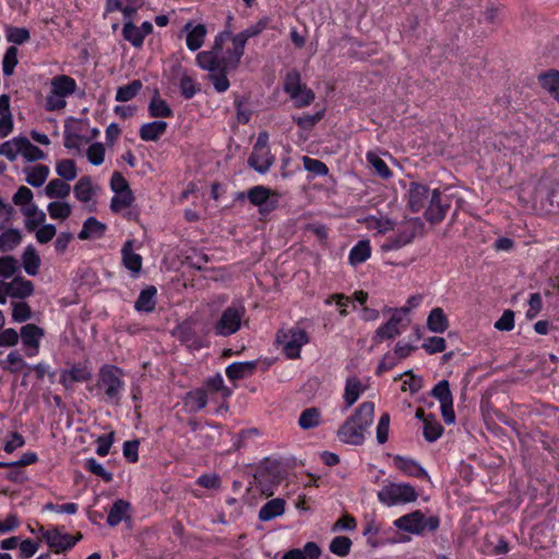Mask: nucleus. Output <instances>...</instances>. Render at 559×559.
<instances>
[{
  "mask_svg": "<svg viewBox=\"0 0 559 559\" xmlns=\"http://www.w3.org/2000/svg\"><path fill=\"white\" fill-rule=\"evenodd\" d=\"M374 403H361L355 413L349 416L337 431L338 439L347 444L360 445L365 441L364 432L372 424Z\"/></svg>",
  "mask_w": 559,
  "mask_h": 559,
  "instance_id": "1",
  "label": "nucleus"
},
{
  "mask_svg": "<svg viewBox=\"0 0 559 559\" xmlns=\"http://www.w3.org/2000/svg\"><path fill=\"white\" fill-rule=\"evenodd\" d=\"M233 48H228L225 53L219 57V69L217 72L209 73V80L213 83V86L217 93L226 92L229 86V80L227 72L234 71L238 68L241 58L245 53V47L234 36L231 37Z\"/></svg>",
  "mask_w": 559,
  "mask_h": 559,
  "instance_id": "2",
  "label": "nucleus"
},
{
  "mask_svg": "<svg viewBox=\"0 0 559 559\" xmlns=\"http://www.w3.org/2000/svg\"><path fill=\"white\" fill-rule=\"evenodd\" d=\"M96 386L103 390L105 401L118 405L124 389L123 370L115 365H103L98 372Z\"/></svg>",
  "mask_w": 559,
  "mask_h": 559,
  "instance_id": "3",
  "label": "nucleus"
},
{
  "mask_svg": "<svg viewBox=\"0 0 559 559\" xmlns=\"http://www.w3.org/2000/svg\"><path fill=\"white\" fill-rule=\"evenodd\" d=\"M393 525L400 531L423 535L425 532L433 533L439 528L440 519L437 515L426 518L420 510L400 516L393 522Z\"/></svg>",
  "mask_w": 559,
  "mask_h": 559,
  "instance_id": "4",
  "label": "nucleus"
},
{
  "mask_svg": "<svg viewBox=\"0 0 559 559\" xmlns=\"http://www.w3.org/2000/svg\"><path fill=\"white\" fill-rule=\"evenodd\" d=\"M418 492L408 483H388L377 493L378 500L385 507L406 504L418 499Z\"/></svg>",
  "mask_w": 559,
  "mask_h": 559,
  "instance_id": "5",
  "label": "nucleus"
},
{
  "mask_svg": "<svg viewBox=\"0 0 559 559\" xmlns=\"http://www.w3.org/2000/svg\"><path fill=\"white\" fill-rule=\"evenodd\" d=\"M246 314V308L242 304L233 302L221 314L215 322L213 330L215 335L227 337L237 333Z\"/></svg>",
  "mask_w": 559,
  "mask_h": 559,
  "instance_id": "6",
  "label": "nucleus"
},
{
  "mask_svg": "<svg viewBox=\"0 0 559 559\" xmlns=\"http://www.w3.org/2000/svg\"><path fill=\"white\" fill-rule=\"evenodd\" d=\"M233 36L228 27L219 32L214 39L211 50L201 51L197 55V64L210 73L217 72V69H219V55L223 51L224 43L228 38L231 39Z\"/></svg>",
  "mask_w": 559,
  "mask_h": 559,
  "instance_id": "7",
  "label": "nucleus"
},
{
  "mask_svg": "<svg viewBox=\"0 0 559 559\" xmlns=\"http://www.w3.org/2000/svg\"><path fill=\"white\" fill-rule=\"evenodd\" d=\"M534 198L536 202H540L542 210L546 213L559 215V180H540L535 189Z\"/></svg>",
  "mask_w": 559,
  "mask_h": 559,
  "instance_id": "8",
  "label": "nucleus"
},
{
  "mask_svg": "<svg viewBox=\"0 0 559 559\" xmlns=\"http://www.w3.org/2000/svg\"><path fill=\"white\" fill-rule=\"evenodd\" d=\"M277 342L283 346L285 355L295 359L300 356V349L309 342V337L305 330L295 326L287 331H278Z\"/></svg>",
  "mask_w": 559,
  "mask_h": 559,
  "instance_id": "9",
  "label": "nucleus"
},
{
  "mask_svg": "<svg viewBox=\"0 0 559 559\" xmlns=\"http://www.w3.org/2000/svg\"><path fill=\"white\" fill-rule=\"evenodd\" d=\"M450 206V197L440 192L439 189H435L428 201L425 218L430 224H438L444 219Z\"/></svg>",
  "mask_w": 559,
  "mask_h": 559,
  "instance_id": "10",
  "label": "nucleus"
},
{
  "mask_svg": "<svg viewBox=\"0 0 559 559\" xmlns=\"http://www.w3.org/2000/svg\"><path fill=\"white\" fill-rule=\"evenodd\" d=\"M417 226L414 222H405L399 228L394 236L386 238L381 245L382 251L397 250L411 243L416 236Z\"/></svg>",
  "mask_w": 559,
  "mask_h": 559,
  "instance_id": "11",
  "label": "nucleus"
},
{
  "mask_svg": "<svg viewBox=\"0 0 559 559\" xmlns=\"http://www.w3.org/2000/svg\"><path fill=\"white\" fill-rule=\"evenodd\" d=\"M92 369L87 364H73L70 369H62L60 371L59 382L64 389L70 390L76 382H87L92 379Z\"/></svg>",
  "mask_w": 559,
  "mask_h": 559,
  "instance_id": "12",
  "label": "nucleus"
},
{
  "mask_svg": "<svg viewBox=\"0 0 559 559\" xmlns=\"http://www.w3.org/2000/svg\"><path fill=\"white\" fill-rule=\"evenodd\" d=\"M431 192L428 186L419 182H411L408 189V207L413 213L425 209L430 199Z\"/></svg>",
  "mask_w": 559,
  "mask_h": 559,
  "instance_id": "13",
  "label": "nucleus"
},
{
  "mask_svg": "<svg viewBox=\"0 0 559 559\" xmlns=\"http://www.w3.org/2000/svg\"><path fill=\"white\" fill-rule=\"evenodd\" d=\"M4 289L11 298L25 299L34 294L32 281L17 275L11 282H5Z\"/></svg>",
  "mask_w": 559,
  "mask_h": 559,
  "instance_id": "14",
  "label": "nucleus"
},
{
  "mask_svg": "<svg viewBox=\"0 0 559 559\" xmlns=\"http://www.w3.org/2000/svg\"><path fill=\"white\" fill-rule=\"evenodd\" d=\"M394 466L405 475L415 478H429L426 469L415 460L402 455L393 457Z\"/></svg>",
  "mask_w": 559,
  "mask_h": 559,
  "instance_id": "15",
  "label": "nucleus"
},
{
  "mask_svg": "<svg viewBox=\"0 0 559 559\" xmlns=\"http://www.w3.org/2000/svg\"><path fill=\"white\" fill-rule=\"evenodd\" d=\"M274 162L275 157L271 150L252 151L248 158V165L262 175L270 170Z\"/></svg>",
  "mask_w": 559,
  "mask_h": 559,
  "instance_id": "16",
  "label": "nucleus"
},
{
  "mask_svg": "<svg viewBox=\"0 0 559 559\" xmlns=\"http://www.w3.org/2000/svg\"><path fill=\"white\" fill-rule=\"evenodd\" d=\"M182 31L188 33L186 43L189 50L197 51L202 47L207 33L204 24L193 26L192 22H188Z\"/></svg>",
  "mask_w": 559,
  "mask_h": 559,
  "instance_id": "17",
  "label": "nucleus"
},
{
  "mask_svg": "<svg viewBox=\"0 0 559 559\" xmlns=\"http://www.w3.org/2000/svg\"><path fill=\"white\" fill-rule=\"evenodd\" d=\"M44 335V330L33 323H28L21 328L22 343L26 347H31L34 350L28 352V356H34L38 353L39 340Z\"/></svg>",
  "mask_w": 559,
  "mask_h": 559,
  "instance_id": "18",
  "label": "nucleus"
},
{
  "mask_svg": "<svg viewBox=\"0 0 559 559\" xmlns=\"http://www.w3.org/2000/svg\"><path fill=\"white\" fill-rule=\"evenodd\" d=\"M257 366V360L237 361L228 365L225 369V372L229 380L236 381L251 377L254 373Z\"/></svg>",
  "mask_w": 559,
  "mask_h": 559,
  "instance_id": "19",
  "label": "nucleus"
},
{
  "mask_svg": "<svg viewBox=\"0 0 559 559\" xmlns=\"http://www.w3.org/2000/svg\"><path fill=\"white\" fill-rule=\"evenodd\" d=\"M177 338L190 349H200L203 344L194 328L189 322H183L176 329Z\"/></svg>",
  "mask_w": 559,
  "mask_h": 559,
  "instance_id": "20",
  "label": "nucleus"
},
{
  "mask_svg": "<svg viewBox=\"0 0 559 559\" xmlns=\"http://www.w3.org/2000/svg\"><path fill=\"white\" fill-rule=\"evenodd\" d=\"M322 550L314 542H308L302 548H293L287 550L282 559H319Z\"/></svg>",
  "mask_w": 559,
  "mask_h": 559,
  "instance_id": "21",
  "label": "nucleus"
},
{
  "mask_svg": "<svg viewBox=\"0 0 559 559\" xmlns=\"http://www.w3.org/2000/svg\"><path fill=\"white\" fill-rule=\"evenodd\" d=\"M122 263L132 274L140 273L142 257L133 252V240H127L121 249Z\"/></svg>",
  "mask_w": 559,
  "mask_h": 559,
  "instance_id": "22",
  "label": "nucleus"
},
{
  "mask_svg": "<svg viewBox=\"0 0 559 559\" xmlns=\"http://www.w3.org/2000/svg\"><path fill=\"white\" fill-rule=\"evenodd\" d=\"M17 151L27 162H36L46 158V154L34 145L26 136H16Z\"/></svg>",
  "mask_w": 559,
  "mask_h": 559,
  "instance_id": "23",
  "label": "nucleus"
},
{
  "mask_svg": "<svg viewBox=\"0 0 559 559\" xmlns=\"http://www.w3.org/2000/svg\"><path fill=\"white\" fill-rule=\"evenodd\" d=\"M270 189L264 186H255L248 190V199L251 204L260 207V213L265 214L274 209V206L267 205L270 197Z\"/></svg>",
  "mask_w": 559,
  "mask_h": 559,
  "instance_id": "24",
  "label": "nucleus"
},
{
  "mask_svg": "<svg viewBox=\"0 0 559 559\" xmlns=\"http://www.w3.org/2000/svg\"><path fill=\"white\" fill-rule=\"evenodd\" d=\"M107 227L94 216L88 217L84 223L78 237L81 240L102 238Z\"/></svg>",
  "mask_w": 559,
  "mask_h": 559,
  "instance_id": "25",
  "label": "nucleus"
},
{
  "mask_svg": "<svg viewBox=\"0 0 559 559\" xmlns=\"http://www.w3.org/2000/svg\"><path fill=\"white\" fill-rule=\"evenodd\" d=\"M157 289L155 286H147L141 290L135 304L134 309L139 312H153L156 306Z\"/></svg>",
  "mask_w": 559,
  "mask_h": 559,
  "instance_id": "26",
  "label": "nucleus"
},
{
  "mask_svg": "<svg viewBox=\"0 0 559 559\" xmlns=\"http://www.w3.org/2000/svg\"><path fill=\"white\" fill-rule=\"evenodd\" d=\"M168 123L164 120H154L144 123L139 131L140 138L143 141H157L167 130Z\"/></svg>",
  "mask_w": 559,
  "mask_h": 559,
  "instance_id": "27",
  "label": "nucleus"
},
{
  "mask_svg": "<svg viewBox=\"0 0 559 559\" xmlns=\"http://www.w3.org/2000/svg\"><path fill=\"white\" fill-rule=\"evenodd\" d=\"M51 90L58 96L64 98L72 95L76 90V82L73 78L60 74L51 79Z\"/></svg>",
  "mask_w": 559,
  "mask_h": 559,
  "instance_id": "28",
  "label": "nucleus"
},
{
  "mask_svg": "<svg viewBox=\"0 0 559 559\" xmlns=\"http://www.w3.org/2000/svg\"><path fill=\"white\" fill-rule=\"evenodd\" d=\"M286 502L282 498H274L269 500L259 511V520L262 522L271 521L280 515H282L285 511Z\"/></svg>",
  "mask_w": 559,
  "mask_h": 559,
  "instance_id": "29",
  "label": "nucleus"
},
{
  "mask_svg": "<svg viewBox=\"0 0 559 559\" xmlns=\"http://www.w3.org/2000/svg\"><path fill=\"white\" fill-rule=\"evenodd\" d=\"M43 537L50 548H53L56 552L68 551L66 548L67 542H69V534L61 533L58 528L44 531L41 527Z\"/></svg>",
  "mask_w": 559,
  "mask_h": 559,
  "instance_id": "30",
  "label": "nucleus"
},
{
  "mask_svg": "<svg viewBox=\"0 0 559 559\" xmlns=\"http://www.w3.org/2000/svg\"><path fill=\"white\" fill-rule=\"evenodd\" d=\"M23 171L27 175L26 182L34 188L41 187L50 173L49 167L44 164H38L34 167H26Z\"/></svg>",
  "mask_w": 559,
  "mask_h": 559,
  "instance_id": "31",
  "label": "nucleus"
},
{
  "mask_svg": "<svg viewBox=\"0 0 559 559\" xmlns=\"http://www.w3.org/2000/svg\"><path fill=\"white\" fill-rule=\"evenodd\" d=\"M371 255L370 242L367 239L359 240L349 251L348 262L357 266L366 262Z\"/></svg>",
  "mask_w": 559,
  "mask_h": 559,
  "instance_id": "32",
  "label": "nucleus"
},
{
  "mask_svg": "<svg viewBox=\"0 0 559 559\" xmlns=\"http://www.w3.org/2000/svg\"><path fill=\"white\" fill-rule=\"evenodd\" d=\"M365 391V388L361 381L357 377H350L346 380L345 392H344V403L345 407L349 408L353 406L359 396Z\"/></svg>",
  "mask_w": 559,
  "mask_h": 559,
  "instance_id": "33",
  "label": "nucleus"
},
{
  "mask_svg": "<svg viewBox=\"0 0 559 559\" xmlns=\"http://www.w3.org/2000/svg\"><path fill=\"white\" fill-rule=\"evenodd\" d=\"M22 264L26 274L35 276L40 267V258L34 246L28 245L22 254Z\"/></svg>",
  "mask_w": 559,
  "mask_h": 559,
  "instance_id": "34",
  "label": "nucleus"
},
{
  "mask_svg": "<svg viewBox=\"0 0 559 559\" xmlns=\"http://www.w3.org/2000/svg\"><path fill=\"white\" fill-rule=\"evenodd\" d=\"M538 81L544 90H546L559 103V71L550 70L540 73Z\"/></svg>",
  "mask_w": 559,
  "mask_h": 559,
  "instance_id": "35",
  "label": "nucleus"
},
{
  "mask_svg": "<svg viewBox=\"0 0 559 559\" xmlns=\"http://www.w3.org/2000/svg\"><path fill=\"white\" fill-rule=\"evenodd\" d=\"M130 509V503L123 499H118L111 506L108 516L107 524L111 527L117 526L122 520L127 518V512Z\"/></svg>",
  "mask_w": 559,
  "mask_h": 559,
  "instance_id": "36",
  "label": "nucleus"
},
{
  "mask_svg": "<svg viewBox=\"0 0 559 559\" xmlns=\"http://www.w3.org/2000/svg\"><path fill=\"white\" fill-rule=\"evenodd\" d=\"M148 112L153 118H169L174 115L167 102L159 97L158 91L155 92L154 97L150 102Z\"/></svg>",
  "mask_w": 559,
  "mask_h": 559,
  "instance_id": "37",
  "label": "nucleus"
},
{
  "mask_svg": "<svg viewBox=\"0 0 559 559\" xmlns=\"http://www.w3.org/2000/svg\"><path fill=\"white\" fill-rule=\"evenodd\" d=\"M427 326L431 332L443 333L448 326L449 321L441 308H433L427 319Z\"/></svg>",
  "mask_w": 559,
  "mask_h": 559,
  "instance_id": "38",
  "label": "nucleus"
},
{
  "mask_svg": "<svg viewBox=\"0 0 559 559\" xmlns=\"http://www.w3.org/2000/svg\"><path fill=\"white\" fill-rule=\"evenodd\" d=\"M442 425L437 420L433 414H428L425 417L424 424V438L428 442L437 441L443 433Z\"/></svg>",
  "mask_w": 559,
  "mask_h": 559,
  "instance_id": "39",
  "label": "nucleus"
},
{
  "mask_svg": "<svg viewBox=\"0 0 559 559\" xmlns=\"http://www.w3.org/2000/svg\"><path fill=\"white\" fill-rule=\"evenodd\" d=\"M304 83L301 82V75L297 69L289 70L284 79L283 91L289 95L290 98H297V92L300 90Z\"/></svg>",
  "mask_w": 559,
  "mask_h": 559,
  "instance_id": "40",
  "label": "nucleus"
},
{
  "mask_svg": "<svg viewBox=\"0 0 559 559\" xmlns=\"http://www.w3.org/2000/svg\"><path fill=\"white\" fill-rule=\"evenodd\" d=\"M70 185L61 179H52L45 187V194L50 199H64L70 194Z\"/></svg>",
  "mask_w": 559,
  "mask_h": 559,
  "instance_id": "41",
  "label": "nucleus"
},
{
  "mask_svg": "<svg viewBox=\"0 0 559 559\" xmlns=\"http://www.w3.org/2000/svg\"><path fill=\"white\" fill-rule=\"evenodd\" d=\"M73 191H74L75 198L79 201H81L83 203L90 202L94 195L91 177H88V176L81 177L79 179V181L75 183Z\"/></svg>",
  "mask_w": 559,
  "mask_h": 559,
  "instance_id": "42",
  "label": "nucleus"
},
{
  "mask_svg": "<svg viewBox=\"0 0 559 559\" xmlns=\"http://www.w3.org/2000/svg\"><path fill=\"white\" fill-rule=\"evenodd\" d=\"M22 241V234L16 228H9L0 235V252L13 250Z\"/></svg>",
  "mask_w": 559,
  "mask_h": 559,
  "instance_id": "43",
  "label": "nucleus"
},
{
  "mask_svg": "<svg viewBox=\"0 0 559 559\" xmlns=\"http://www.w3.org/2000/svg\"><path fill=\"white\" fill-rule=\"evenodd\" d=\"M123 39L129 41L133 47L141 48L144 43V36L140 28L132 21H126L122 27Z\"/></svg>",
  "mask_w": 559,
  "mask_h": 559,
  "instance_id": "44",
  "label": "nucleus"
},
{
  "mask_svg": "<svg viewBox=\"0 0 559 559\" xmlns=\"http://www.w3.org/2000/svg\"><path fill=\"white\" fill-rule=\"evenodd\" d=\"M321 413L317 407H309L301 412L298 425L304 430L316 428L320 425Z\"/></svg>",
  "mask_w": 559,
  "mask_h": 559,
  "instance_id": "45",
  "label": "nucleus"
},
{
  "mask_svg": "<svg viewBox=\"0 0 559 559\" xmlns=\"http://www.w3.org/2000/svg\"><path fill=\"white\" fill-rule=\"evenodd\" d=\"M143 84L140 80H133L127 85L119 86L116 93V100L126 103L133 99L141 91Z\"/></svg>",
  "mask_w": 559,
  "mask_h": 559,
  "instance_id": "46",
  "label": "nucleus"
},
{
  "mask_svg": "<svg viewBox=\"0 0 559 559\" xmlns=\"http://www.w3.org/2000/svg\"><path fill=\"white\" fill-rule=\"evenodd\" d=\"M269 19L264 17L259 20L255 24L247 27L242 32L234 35V37L240 41L243 46H246L247 41L251 37H255L260 35L267 26Z\"/></svg>",
  "mask_w": 559,
  "mask_h": 559,
  "instance_id": "47",
  "label": "nucleus"
},
{
  "mask_svg": "<svg viewBox=\"0 0 559 559\" xmlns=\"http://www.w3.org/2000/svg\"><path fill=\"white\" fill-rule=\"evenodd\" d=\"M402 333V329L394 323L388 321L379 326L372 337L374 343H380L384 340H392Z\"/></svg>",
  "mask_w": 559,
  "mask_h": 559,
  "instance_id": "48",
  "label": "nucleus"
},
{
  "mask_svg": "<svg viewBox=\"0 0 559 559\" xmlns=\"http://www.w3.org/2000/svg\"><path fill=\"white\" fill-rule=\"evenodd\" d=\"M352 545L349 537L340 535L331 540L329 549L335 556L346 557L350 552Z\"/></svg>",
  "mask_w": 559,
  "mask_h": 559,
  "instance_id": "49",
  "label": "nucleus"
},
{
  "mask_svg": "<svg viewBox=\"0 0 559 559\" xmlns=\"http://www.w3.org/2000/svg\"><path fill=\"white\" fill-rule=\"evenodd\" d=\"M134 201V195L132 190H128L124 192L115 193L110 201V210L114 213H118L123 209H127L132 205Z\"/></svg>",
  "mask_w": 559,
  "mask_h": 559,
  "instance_id": "50",
  "label": "nucleus"
},
{
  "mask_svg": "<svg viewBox=\"0 0 559 559\" xmlns=\"http://www.w3.org/2000/svg\"><path fill=\"white\" fill-rule=\"evenodd\" d=\"M0 366L3 370L9 371L10 373H16L26 366V362L17 350H13L8 354L5 360L0 361Z\"/></svg>",
  "mask_w": 559,
  "mask_h": 559,
  "instance_id": "51",
  "label": "nucleus"
},
{
  "mask_svg": "<svg viewBox=\"0 0 559 559\" xmlns=\"http://www.w3.org/2000/svg\"><path fill=\"white\" fill-rule=\"evenodd\" d=\"M56 173L66 181L74 180L78 176L76 164L73 159H61L56 165Z\"/></svg>",
  "mask_w": 559,
  "mask_h": 559,
  "instance_id": "52",
  "label": "nucleus"
},
{
  "mask_svg": "<svg viewBox=\"0 0 559 559\" xmlns=\"http://www.w3.org/2000/svg\"><path fill=\"white\" fill-rule=\"evenodd\" d=\"M205 388L210 392H217L221 394L222 399L227 400L230 397L233 391L225 386L223 377L217 373L214 377L209 378L205 381Z\"/></svg>",
  "mask_w": 559,
  "mask_h": 559,
  "instance_id": "53",
  "label": "nucleus"
},
{
  "mask_svg": "<svg viewBox=\"0 0 559 559\" xmlns=\"http://www.w3.org/2000/svg\"><path fill=\"white\" fill-rule=\"evenodd\" d=\"M187 404L194 412L203 409L207 404V394L205 389H197L187 393Z\"/></svg>",
  "mask_w": 559,
  "mask_h": 559,
  "instance_id": "54",
  "label": "nucleus"
},
{
  "mask_svg": "<svg viewBox=\"0 0 559 559\" xmlns=\"http://www.w3.org/2000/svg\"><path fill=\"white\" fill-rule=\"evenodd\" d=\"M367 160L373 167L376 174L382 179H389L392 177V171L386 163L376 153L369 152L367 154Z\"/></svg>",
  "mask_w": 559,
  "mask_h": 559,
  "instance_id": "55",
  "label": "nucleus"
},
{
  "mask_svg": "<svg viewBox=\"0 0 559 559\" xmlns=\"http://www.w3.org/2000/svg\"><path fill=\"white\" fill-rule=\"evenodd\" d=\"M49 215L53 219H66L71 215L72 207L67 202H50L47 206Z\"/></svg>",
  "mask_w": 559,
  "mask_h": 559,
  "instance_id": "56",
  "label": "nucleus"
},
{
  "mask_svg": "<svg viewBox=\"0 0 559 559\" xmlns=\"http://www.w3.org/2000/svg\"><path fill=\"white\" fill-rule=\"evenodd\" d=\"M19 271V262L12 255L0 257V277L11 278Z\"/></svg>",
  "mask_w": 559,
  "mask_h": 559,
  "instance_id": "57",
  "label": "nucleus"
},
{
  "mask_svg": "<svg viewBox=\"0 0 559 559\" xmlns=\"http://www.w3.org/2000/svg\"><path fill=\"white\" fill-rule=\"evenodd\" d=\"M12 319L15 322H26L32 318V309L25 301H12Z\"/></svg>",
  "mask_w": 559,
  "mask_h": 559,
  "instance_id": "58",
  "label": "nucleus"
},
{
  "mask_svg": "<svg viewBox=\"0 0 559 559\" xmlns=\"http://www.w3.org/2000/svg\"><path fill=\"white\" fill-rule=\"evenodd\" d=\"M431 395L439 401L440 405L442 403H448L453 401V396L450 390V383L448 380L439 381L431 390Z\"/></svg>",
  "mask_w": 559,
  "mask_h": 559,
  "instance_id": "59",
  "label": "nucleus"
},
{
  "mask_svg": "<svg viewBox=\"0 0 559 559\" xmlns=\"http://www.w3.org/2000/svg\"><path fill=\"white\" fill-rule=\"evenodd\" d=\"M84 468L90 473L100 477L106 483H110L114 478L112 473L106 471L104 466L94 457H90L85 461Z\"/></svg>",
  "mask_w": 559,
  "mask_h": 559,
  "instance_id": "60",
  "label": "nucleus"
},
{
  "mask_svg": "<svg viewBox=\"0 0 559 559\" xmlns=\"http://www.w3.org/2000/svg\"><path fill=\"white\" fill-rule=\"evenodd\" d=\"M179 90L185 99H191L200 92V86L190 75L183 74L179 81Z\"/></svg>",
  "mask_w": 559,
  "mask_h": 559,
  "instance_id": "61",
  "label": "nucleus"
},
{
  "mask_svg": "<svg viewBox=\"0 0 559 559\" xmlns=\"http://www.w3.org/2000/svg\"><path fill=\"white\" fill-rule=\"evenodd\" d=\"M302 164L305 169L314 176H326L329 174L328 166L320 159L304 156Z\"/></svg>",
  "mask_w": 559,
  "mask_h": 559,
  "instance_id": "62",
  "label": "nucleus"
},
{
  "mask_svg": "<svg viewBox=\"0 0 559 559\" xmlns=\"http://www.w3.org/2000/svg\"><path fill=\"white\" fill-rule=\"evenodd\" d=\"M17 64V48L15 46H10L2 60V71L3 74L10 76L13 74L14 68Z\"/></svg>",
  "mask_w": 559,
  "mask_h": 559,
  "instance_id": "63",
  "label": "nucleus"
},
{
  "mask_svg": "<svg viewBox=\"0 0 559 559\" xmlns=\"http://www.w3.org/2000/svg\"><path fill=\"white\" fill-rule=\"evenodd\" d=\"M82 121L76 120L74 118H69L64 124V138H76V140H84V142H88V139L84 138L83 134Z\"/></svg>",
  "mask_w": 559,
  "mask_h": 559,
  "instance_id": "64",
  "label": "nucleus"
}]
</instances>
